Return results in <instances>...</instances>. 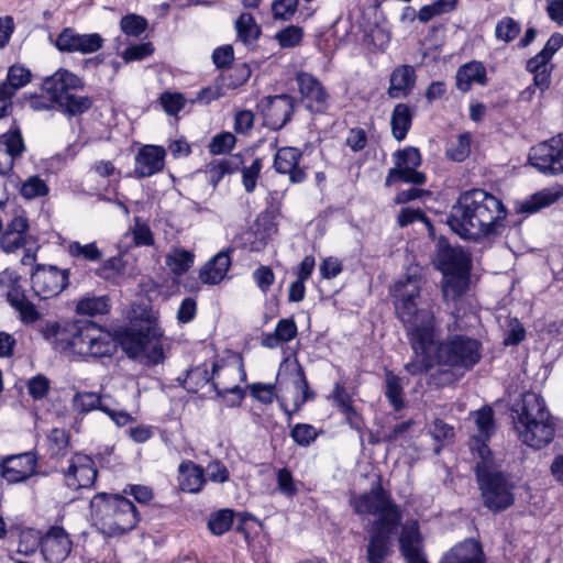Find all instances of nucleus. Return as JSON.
Masks as SVG:
<instances>
[{"mask_svg":"<svg viewBox=\"0 0 563 563\" xmlns=\"http://www.w3.org/2000/svg\"><path fill=\"white\" fill-rule=\"evenodd\" d=\"M393 296L396 317L402 323L413 352L405 369L412 376L427 373L435 363L430 350L439 336L434 302L421 290L420 280L415 277L398 280Z\"/></svg>","mask_w":563,"mask_h":563,"instance_id":"nucleus-1","label":"nucleus"},{"mask_svg":"<svg viewBox=\"0 0 563 563\" xmlns=\"http://www.w3.org/2000/svg\"><path fill=\"white\" fill-rule=\"evenodd\" d=\"M506 216L501 200L483 189H472L459 197L448 224L463 239L479 240L499 234Z\"/></svg>","mask_w":563,"mask_h":563,"instance_id":"nucleus-2","label":"nucleus"},{"mask_svg":"<svg viewBox=\"0 0 563 563\" xmlns=\"http://www.w3.org/2000/svg\"><path fill=\"white\" fill-rule=\"evenodd\" d=\"M515 429L522 443L542 449L552 442L555 426L543 398L533 391L525 393L515 405Z\"/></svg>","mask_w":563,"mask_h":563,"instance_id":"nucleus-3","label":"nucleus"},{"mask_svg":"<svg viewBox=\"0 0 563 563\" xmlns=\"http://www.w3.org/2000/svg\"><path fill=\"white\" fill-rule=\"evenodd\" d=\"M144 318L134 321L131 325L118 334L122 350L131 357L145 361L150 364H158L164 360L162 336L154 312L144 313Z\"/></svg>","mask_w":563,"mask_h":563,"instance_id":"nucleus-4","label":"nucleus"},{"mask_svg":"<svg viewBox=\"0 0 563 563\" xmlns=\"http://www.w3.org/2000/svg\"><path fill=\"white\" fill-rule=\"evenodd\" d=\"M90 512L96 526L108 537L133 530L140 520L136 507L121 495H95L90 500Z\"/></svg>","mask_w":563,"mask_h":563,"instance_id":"nucleus-5","label":"nucleus"},{"mask_svg":"<svg viewBox=\"0 0 563 563\" xmlns=\"http://www.w3.org/2000/svg\"><path fill=\"white\" fill-rule=\"evenodd\" d=\"M475 474L486 508L500 512L514 504L515 486L509 476L495 465L487 445L479 446V461L476 463Z\"/></svg>","mask_w":563,"mask_h":563,"instance_id":"nucleus-6","label":"nucleus"},{"mask_svg":"<svg viewBox=\"0 0 563 563\" xmlns=\"http://www.w3.org/2000/svg\"><path fill=\"white\" fill-rule=\"evenodd\" d=\"M84 87V80L65 68L57 69L42 84V90L48 96L51 102L56 103L69 115L82 114L91 108L92 99L90 97L75 93L82 90Z\"/></svg>","mask_w":563,"mask_h":563,"instance_id":"nucleus-7","label":"nucleus"},{"mask_svg":"<svg viewBox=\"0 0 563 563\" xmlns=\"http://www.w3.org/2000/svg\"><path fill=\"white\" fill-rule=\"evenodd\" d=\"M481 343L466 335H450L438 344L435 350V363L449 366L456 372H465L473 368L481 360Z\"/></svg>","mask_w":563,"mask_h":563,"instance_id":"nucleus-8","label":"nucleus"},{"mask_svg":"<svg viewBox=\"0 0 563 563\" xmlns=\"http://www.w3.org/2000/svg\"><path fill=\"white\" fill-rule=\"evenodd\" d=\"M351 506L360 516H375L369 527H383L401 523L402 515L390 495L380 486L371 492L355 496L351 499Z\"/></svg>","mask_w":563,"mask_h":563,"instance_id":"nucleus-9","label":"nucleus"},{"mask_svg":"<svg viewBox=\"0 0 563 563\" xmlns=\"http://www.w3.org/2000/svg\"><path fill=\"white\" fill-rule=\"evenodd\" d=\"M529 162L545 175L563 173V133L531 147Z\"/></svg>","mask_w":563,"mask_h":563,"instance_id":"nucleus-10","label":"nucleus"},{"mask_svg":"<svg viewBox=\"0 0 563 563\" xmlns=\"http://www.w3.org/2000/svg\"><path fill=\"white\" fill-rule=\"evenodd\" d=\"M69 273L54 265H36L31 274V286L41 299L57 296L68 285Z\"/></svg>","mask_w":563,"mask_h":563,"instance_id":"nucleus-11","label":"nucleus"},{"mask_svg":"<svg viewBox=\"0 0 563 563\" xmlns=\"http://www.w3.org/2000/svg\"><path fill=\"white\" fill-rule=\"evenodd\" d=\"M396 167L389 169L385 180L387 187L395 184L397 180L411 183L415 185H422L426 183L424 174L417 172L416 168L421 164V155L418 148L407 147L398 151L395 154Z\"/></svg>","mask_w":563,"mask_h":563,"instance_id":"nucleus-12","label":"nucleus"},{"mask_svg":"<svg viewBox=\"0 0 563 563\" xmlns=\"http://www.w3.org/2000/svg\"><path fill=\"white\" fill-rule=\"evenodd\" d=\"M65 484L70 489L90 488L96 482L98 471L91 456L76 453L62 471Z\"/></svg>","mask_w":563,"mask_h":563,"instance_id":"nucleus-13","label":"nucleus"},{"mask_svg":"<svg viewBox=\"0 0 563 563\" xmlns=\"http://www.w3.org/2000/svg\"><path fill=\"white\" fill-rule=\"evenodd\" d=\"M401 523L383 527H368L366 545L367 563H385L393 553V536L398 532Z\"/></svg>","mask_w":563,"mask_h":563,"instance_id":"nucleus-14","label":"nucleus"},{"mask_svg":"<svg viewBox=\"0 0 563 563\" xmlns=\"http://www.w3.org/2000/svg\"><path fill=\"white\" fill-rule=\"evenodd\" d=\"M104 40L98 33H77L73 27H65L57 35L55 46L63 53H79L82 55L98 52Z\"/></svg>","mask_w":563,"mask_h":563,"instance_id":"nucleus-15","label":"nucleus"},{"mask_svg":"<svg viewBox=\"0 0 563 563\" xmlns=\"http://www.w3.org/2000/svg\"><path fill=\"white\" fill-rule=\"evenodd\" d=\"M117 351V341L109 332L93 328L82 330L80 342L75 344V354L80 356L104 357Z\"/></svg>","mask_w":563,"mask_h":563,"instance_id":"nucleus-16","label":"nucleus"},{"mask_svg":"<svg viewBox=\"0 0 563 563\" xmlns=\"http://www.w3.org/2000/svg\"><path fill=\"white\" fill-rule=\"evenodd\" d=\"M82 330L73 322H47L41 332L54 350L75 354V344L80 342Z\"/></svg>","mask_w":563,"mask_h":563,"instance_id":"nucleus-17","label":"nucleus"},{"mask_svg":"<svg viewBox=\"0 0 563 563\" xmlns=\"http://www.w3.org/2000/svg\"><path fill=\"white\" fill-rule=\"evenodd\" d=\"M71 541L62 527H51L41 538V551L48 563H62L71 552Z\"/></svg>","mask_w":563,"mask_h":563,"instance_id":"nucleus-18","label":"nucleus"},{"mask_svg":"<svg viewBox=\"0 0 563 563\" xmlns=\"http://www.w3.org/2000/svg\"><path fill=\"white\" fill-rule=\"evenodd\" d=\"M296 80L305 107L311 112H324L329 106V95L321 82L308 73H299Z\"/></svg>","mask_w":563,"mask_h":563,"instance_id":"nucleus-19","label":"nucleus"},{"mask_svg":"<svg viewBox=\"0 0 563 563\" xmlns=\"http://www.w3.org/2000/svg\"><path fill=\"white\" fill-rule=\"evenodd\" d=\"M294 99L288 95L267 97L261 103L264 123L273 130L282 129L292 114Z\"/></svg>","mask_w":563,"mask_h":563,"instance_id":"nucleus-20","label":"nucleus"},{"mask_svg":"<svg viewBox=\"0 0 563 563\" xmlns=\"http://www.w3.org/2000/svg\"><path fill=\"white\" fill-rule=\"evenodd\" d=\"M36 464L31 452L8 456L0 464L1 476L10 484L24 482L35 473Z\"/></svg>","mask_w":563,"mask_h":563,"instance_id":"nucleus-21","label":"nucleus"},{"mask_svg":"<svg viewBox=\"0 0 563 563\" xmlns=\"http://www.w3.org/2000/svg\"><path fill=\"white\" fill-rule=\"evenodd\" d=\"M25 150L21 130L16 124L0 135V175L11 172L14 161L20 158Z\"/></svg>","mask_w":563,"mask_h":563,"instance_id":"nucleus-22","label":"nucleus"},{"mask_svg":"<svg viewBox=\"0 0 563 563\" xmlns=\"http://www.w3.org/2000/svg\"><path fill=\"white\" fill-rule=\"evenodd\" d=\"M220 366L217 363L212 364V371L209 373L206 364L196 366L191 368L187 378L195 384H208L212 383V386L219 396H225L227 394H233L236 396V399L240 401L244 397L243 389L239 386V384H224L220 380Z\"/></svg>","mask_w":563,"mask_h":563,"instance_id":"nucleus-23","label":"nucleus"},{"mask_svg":"<svg viewBox=\"0 0 563 563\" xmlns=\"http://www.w3.org/2000/svg\"><path fill=\"white\" fill-rule=\"evenodd\" d=\"M302 153L298 148L282 147L275 154L274 168L279 174L289 175L292 184H300L307 178L305 168L299 165Z\"/></svg>","mask_w":563,"mask_h":563,"instance_id":"nucleus-24","label":"nucleus"},{"mask_svg":"<svg viewBox=\"0 0 563 563\" xmlns=\"http://www.w3.org/2000/svg\"><path fill=\"white\" fill-rule=\"evenodd\" d=\"M439 563H486V555L479 541L465 539L446 551Z\"/></svg>","mask_w":563,"mask_h":563,"instance_id":"nucleus-25","label":"nucleus"},{"mask_svg":"<svg viewBox=\"0 0 563 563\" xmlns=\"http://www.w3.org/2000/svg\"><path fill=\"white\" fill-rule=\"evenodd\" d=\"M444 280L442 285V296L443 300L449 303L453 302L454 307L451 310V316L454 318L453 327L451 324L448 325L449 331L455 330L459 320L460 310L456 307L457 301L464 295L468 287L470 282V273L462 274H443Z\"/></svg>","mask_w":563,"mask_h":563,"instance_id":"nucleus-26","label":"nucleus"},{"mask_svg":"<svg viewBox=\"0 0 563 563\" xmlns=\"http://www.w3.org/2000/svg\"><path fill=\"white\" fill-rule=\"evenodd\" d=\"M165 150L156 145L143 146L135 156L134 173L141 177H150L164 167Z\"/></svg>","mask_w":563,"mask_h":563,"instance_id":"nucleus-27","label":"nucleus"},{"mask_svg":"<svg viewBox=\"0 0 563 563\" xmlns=\"http://www.w3.org/2000/svg\"><path fill=\"white\" fill-rule=\"evenodd\" d=\"M420 543L418 523L416 521L406 523L399 537V548L407 563H427Z\"/></svg>","mask_w":563,"mask_h":563,"instance_id":"nucleus-28","label":"nucleus"},{"mask_svg":"<svg viewBox=\"0 0 563 563\" xmlns=\"http://www.w3.org/2000/svg\"><path fill=\"white\" fill-rule=\"evenodd\" d=\"M27 231V220L24 217H14L0 235L1 250L10 254L24 247L26 245Z\"/></svg>","mask_w":563,"mask_h":563,"instance_id":"nucleus-29","label":"nucleus"},{"mask_svg":"<svg viewBox=\"0 0 563 563\" xmlns=\"http://www.w3.org/2000/svg\"><path fill=\"white\" fill-rule=\"evenodd\" d=\"M416 80L417 76L413 66H397L389 77L388 96L393 99L407 97L415 88Z\"/></svg>","mask_w":563,"mask_h":563,"instance_id":"nucleus-30","label":"nucleus"},{"mask_svg":"<svg viewBox=\"0 0 563 563\" xmlns=\"http://www.w3.org/2000/svg\"><path fill=\"white\" fill-rule=\"evenodd\" d=\"M473 415L478 434L471 439L470 446L473 455L479 460L481 444L487 445L486 442L489 440L494 432V411L490 407L485 406L475 411Z\"/></svg>","mask_w":563,"mask_h":563,"instance_id":"nucleus-31","label":"nucleus"},{"mask_svg":"<svg viewBox=\"0 0 563 563\" xmlns=\"http://www.w3.org/2000/svg\"><path fill=\"white\" fill-rule=\"evenodd\" d=\"M178 484L184 492L197 494L206 484L205 470L192 461H184L178 466Z\"/></svg>","mask_w":563,"mask_h":563,"instance_id":"nucleus-32","label":"nucleus"},{"mask_svg":"<svg viewBox=\"0 0 563 563\" xmlns=\"http://www.w3.org/2000/svg\"><path fill=\"white\" fill-rule=\"evenodd\" d=\"M486 82V68L481 62L472 60L465 63L456 70L455 86L462 92H467L474 84L485 86Z\"/></svg>","mask_w":563,"mask_h":563,"instance_id":"nucleus-33","label":"nucleus"},{"mask_svg":"<svg viewBox=\"0 0 563 563\" xmlns=\"http://www.w3.org/2000/svg\"><path fill=\"white\" fill-rule=\"evenodd\" d=\"M438 257L443 274L470 273V257L462 249L441 246Z\"/></svg>","mask_w":563,"mask_h":563,"instance_id":"nucleus-34","label":"nucleus"},{"mask_svg":"<svg viewBox=\"0 0 563 563\" xmlns=\"http://www.w3.org/2000/svg\"><path fill=\"white\" fill-rule=\"evenodd\" d=\"M231 265L228 252H219L200 271L199 277L203 284L216 285L227 275Z\"/></svg>","mask_w":563,"mask_h":563,"instance_id":"nucleus-35","label":"nucleus"},{"mask_svg":"<svg viewBox=\"0 0 563 563\" xmlns=\"http://www.w3.org/2000/svg\"><path fill=\"white\" fill-rule=\"evenodd\" d=\"M297 333V324L292 318L280 319L274 332L264 334L262 345L268 349H275L294 340Z\"/></svg>","mask_w":563,"mask_h":563,"instance_id":"nucleus-36","label":"nucleus"},{"mask_svg":"<svg viewBox=\"0 0 563 563\" xmlns=\"http://www.w3.org/2000/svg\"><path fill=\"white\" fill-rule=\"evenodd\" d=\"M236 36L245 46L253 48L262 34L261 26L251 13H241L235 21Z\"/></svg>","mask_w":563,"mask_h":563,"instance_id":"nucleus-37","label":"nucleus"},{"mask_svg":"<svg viewBox=\"0 0 563 563\" xmlns=\"http://www.w3.org/2000/svg\"><path fill=\"white\" fill-rule=\"evenodd\" d=\"M31 80V71L20 65H12L4 81L0 82V91L14 97L16 91L26 86Z\"/></svg>","mask_w":563,"mask_h":563,"instance_id":"nucleus-38","label":"nucleus"},{"mask_svg":"<svg viewBox=\"0 0 563 563\" xmlns=\"http://www.w3.org/2000/svg\"><path fill=\"white\" fill-rule=\"evenodd\" d=\"M240 159L220 158L211 161L205 169L207 180L217 187L225 175L233 174L239 169Z\"/></svg>","mask_w":563,"mask_h":563,"instance_id":"nucleus-39","label":"nucleus"},{"mask_svg":"<svg viewBox=\"0 0 563 563\" xmlns=\"http://www.w3.org/2000/svg\"><path fill=\"white\" fill-rule=\"evenodd\" d=\"M411 123L412 113L410 111L409 106L406 103L396 104L390 118L393 136L397 141L405 140L409 129L411 128Z\"/></svg>","mask_w":563,"mask_h":563,"instance_id":"nucleus-40","label":"nucleus"},{"mask_svg":"<svg viewBox=\"0 0 563 563\" xmlns=\"http://www.w3.org/2000/svg\"><path fill=\"white\" fill-rule=\"evenodd\" d=\"M8 301L20 313V319L23 323H34L40 319L41 314L34 303L16 289L8 292Z\"/></svg>","mask_w":563,"mask_h":563,"instance_id":"nucleus-41","label":"nucleus"},{"mask_svg":"<svg viewBox=\"0 0 563 563\" xmlns=\"http://www.w3.org/2000/svg\"><path fill=\"white\" fill-rule=\"evenodd\" d=\"M110 397L100 396L96 393L84 391L74 396V407L79 412H89L95 409L103 411V407L110 402Z\"/></svg>","mask_w":563,"mask_h":563,"instance_id":"nucleus-42","label":"nucleus"},{"mask_svg":"<svg viewBox=\"0 0 563 563\" xmlns=\"http://www.w3.org/2000/svg\"><path fill=\"white\" fill-rule=\"evenodd\" d=\"M561 197L560 192H553L551 190H542L532 195L529 199L525 200L519 211L525 213H533L542 208H545L555 202Z\"/></svg>","mask_w":563,"mask_h":563,"instance_id":"nucleus-43","label":"nucleus"},{"mask_svg":"<svg viewBox=\"0 0 563 563\" xmlns=\"http://www.w3.org/2000/svg\"><path fill=\"white\" fill-rule=\"evenodd\" d=\"M165 263L173 274L180 276L191 267L194 254L184 249H174L166 255Z\"/></svg>","mask_w":563,"mask_h":563,"instance_id":"nucleus-44","label":"nucleus"},{"mask_svg":"<svg viewBox=\"0 0 563 563\" xmlns=\"http://www.w3.org/2000/svg\"><path fill=\"white\" fill-rule=\"evenodd\" d=\"M76 311L78 314L84 316H97L107 313L109 311V299L106 296L84 297L78 301Z\"/></svg>","mask_w":563,"mask_h":563,"instance_id":"nucleus-45","label":"nucleus"},{"mask_svg":"<svg viewBox=\"0 0 563 563\" xmlns=\"http://www.w3.org/2000/svg\"><path fill=\"white\" fill-rule=\"evenodd\" d=\"M339 410L351 420L356 416V411L352 405V396L347 393L346 388L341 383H335L332 394L329 396Z\"/></svg>","mask_w":563,"mask_h":563,"instance_id":"nucleus-46","label":"nucleus"},{"mask_svg":"<svg viewBox=\"0 0 563 563\" xmlns=\"http://www.w3.org/2000/svg\"><path fill=\"white\" fill-rule=\"evenodd\" d=\"M67 251L71 257L82 258L88 262H98L102 258V252L98 249L96 242L81 244L73 241L68 244Z\"/></svg>","mask_w":563,"mask_h":563,"instance_id":"nucleus-47","label":"nucleus"},{"mask_svg":"<svg viewBox=\"0 0 563 563\" xmlns=\"http://www.w3.org/2000/svg\"><path fill=\"white\" fill-rule=\"evenodd\" d=\"M147 26V20L135 13L126 14L120 21L121 31L132 37L141 36L146 31Z\"/></svg>","mask_w":563,"mask_h":563,"instance_id":"nucleus-48","label":"nucleus"},{"mask_svg":"<svg viewBox=\"0 0 563 563\" xmlns=\"http://www.w3.org/2000/svg\"><path fill=\"white\" fill-rule=\"evenodd\" d=\"M386 390L385 395L396 410L404 406L401 379L391 372L386 373L385 377Z\"/></svg>","mask_w":563,"mask_h":563,"instance_id":"nucleus-49","label":"nucleus"},{"mask_svg":"<svg viewBox=\"0 0 563 563\" xmlns=\"http://www.w3.org/2000/svg\"><path fill=\"white\" fill-rule=\"evenodd\" d=\"M233 516L234 514L230 509H221L213 512L208 521L210 531L216 536H222L232 527Z\"/></svg>","mask_w":563,"mask_h":563,"instance_id":"nucleus-50","label":"nucleus"},{"mask_svg":"<svg viewBox=\"0 0 563 563\" xmlns=\"http://www.w3.org/2000/svg\"><path fill=\"white\" fill-rule=\"evenodd\" d=\"M48 194V187L46 183L38 176L27 177L20 187V195L27 199H34L37 197H44Z\"/></svg>","mask_w":563,"mask_h":563,"instance_id":"nucleus-51","label":"nucleus"},{"mask_svg":"<svg viewBox=\"0 0 563 563\" xmlns=\"http://www.w3.org/2000/svg\"><path fill=\"white\" fill-rule=\"evenodd\" d=\"M527 70L533 74V85L541 92L545 91L551 85L552 67L548 63H536L530 65V59L527 62Z\"/></svg>","mask_w":563,"mask_h":563,"instance_id":"nucleus-52","label":"nucleus"},{"mask_svg":"<svg viewBox=\"0 0 563 563\" xmlns=\"http://www.w3.org/2000/svg\"><path fill=\"white\" fill-rule=\"evenodd\" d=\"M69 444V437L66 430L55 428L47 435L48 451L52 457L64 455Z\"/></svg>","mask_w":563,"mask_h":563,"instance_id":"nucleus-53","label":"nucleus"},{"mask_svg":"<svg viewBox=\"0 0 563 563\" xmlns=\"http://www.w3.org/2000/svg\"><path fill=\"white\" fill-rule=\"evenodd\" d=\"M471 141L470 133L460 134L448 147L446 155L455 162H463L471 153Z\"/></svg>","mask_w":563,"mask_h":563,"instance_id":"nucleus-54","label":"nucleus"},{"mask_svg":"<svg viewBox=\"0 0 563 563\" xmlns=\"http://www.w3.org/2000/svg\"><path fill=\"white\" fill-rule=\"evenodd\" d=\"M303 37V29L298 25H288L275 34V38L283 48L298 46Z\"/></svg>","mask_w":563,"mask_h":563,"instance_id":"nucleus-55","label":"nucleus"},{"mask_svg":"<svg viewBox=\"0 0 563 563\" xmlns=\"http://www.w3.org/2000/svg\"><path fill=\"white\" fill-rule=\"evenodd\" d=\"M563 46V35L554 33L547 41L544 47L533 57L530 58V65L536 63H548L553 55Z\"/></svg>","mask_w":563,"mask_h":563,"instance_id":"nucleus-56","label":"nucleus"},{"mask_svg":"<svg viewBox=\"0 0 563 563\" xmlns=\"http://www.w3.org/2000/svg\"><path fill=\"white\" fill-rule=\"evenodd\" d=\"M262 167V158L256 157L249 166L242 168V183L246 192L251 194L255 190Z\"/></svg>","mask_w":563,"mask_h":563,"instance_id":"nucleus-57","label":"nucleus"},{"mask_svg":"<svg viewBox=\"0 0 563 563\" xmlns=\"http://www.w3.org/2000/svg\"><path fill=\"white\" fill-rule=\"evenodd\" d=\"M292 440L300 446H309L316 441L318 432L316 428L308 423H297L290 432Z\"/></svg>","mask_w":563,"mask_h":563,"instance_id":"nucleus-58","label":"nucleus"},{"mask_svg":"<svg viewBox=\"0 0 563 563\" xmlns=\"http://www.w3.org/2000/svg\"><path fill=\"white\" fill-rule=\"evenodd\" d=\"M236 143L234 134L231 132H221L214 135L209 144V152L213 155H220L230 152Z\"/></svg>","mask_w":563,"mask_h":563,"instance_id":"nucleus-59","label":"nucleus"},{"mask_svg":"<svg viewBox=\"0 0 563 563\" xmlns=\"http://www.w3.org/2000/svg\"><path fill=\"white\" fill-rule=\"evenodd\" d=\"M298 8V0H275L272 12L275 20L287 21L292 18Z\"/></svg>","mask_w":563,"mask_h":563,"instance_id":"nucleus-60","label":"nucleus"},{"mask_svg":"<svg viewBox=\"0 0 563 563\" xmlns=\"http://www.w3.org/2000/svg\"><path fill=\"white\" fill-rule=\"evenodd\" d=\"M154 52V46L151 42L135 44L126 47L122 53V58L125 63L142 60L151 56Z\"/></svg>","mask_w":563,"mask_h":563,"instance_id":"nucleus-61","label":"nucleus"},{"mask_svg":"<svg viewBox=\"0 0 563 563\" xmlns=\"http://www.w3.org/2000/svg\"><path fill=\"white\" fill-rule=\"evenodd\" d=\"M520 25L511 18H505L496 25L495 34L498 40L510 42L517 37Z\"/></svg>","mask_w":563,"mask_h":563,"instance_id":"nucleus-62","label":"nucleus"},{"mask_svg":"<svg viewBox=\"0 0 563 563\" xmlns=\"http://www.w3.org/2000/svg\"><path fill=\"white\" fill-rule=\"evenodd\" d=\"M277 488L279 493L286 497H294L298 489L294 477L287 468H279L276 472Z\"/></svg>","mask_w":563,"mask_h":563,"instance_id":"nucleus-63","label":"nucleus"},{"mask_svg":"<svg viewBox=\"0 0 563 563\" xmlns=\"http://www.w3.org/2000/svg\"><path fill=\"white\" fill-rule=\"evenodd\" d=\"M38 547H41V538L31 531L23 532L20 536L16 554L24 556L34 555L37 552Z\"/></svg>","mask_w":563,"mask_h":563,"instance_id":"nucleus-64","label":"nucleus"}]
</instances>
